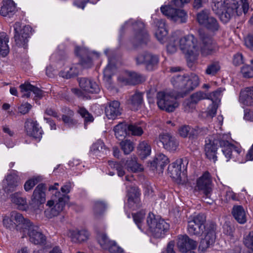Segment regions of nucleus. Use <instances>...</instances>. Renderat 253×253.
Wrapping results in <instances>:
<instances>
[{
    "instance_id": "1",
    "label": "nucleus",
    "mask_w": 253,
    "mask_h": 253,
    "mask_svg": "<svg viewBox=\"0 0 253 253\" xmlns=\"http://www.w3.org/2000/svg\"><path fill=\"white\" fill-rule=\"evenodd\" d=\"M179 47L185 55L196 56L200 51L203 56H207L215 52L218 49L216 43L210 38H205L202 40L201 50L198 46L197 39L192 35L178 38L174 34L169 40L167 46V51L170 53L175 52Z\"/></svg>"
},
{
    "instance_id": "2",
    "label": "nucleus",
    "mask_w": 253,
    "mask_h": 253,
    "mask_svg": "<svg viewBox=\"0 0 253 253\" xmlns=\"http://www.w3.org/2000/svg\"><path fill=\"white\" fill-rule=\"evenodd\" d=\"M240 4L236 0H220L215 2L213 10L218 15L223 23L228 22L235 16H240L243 12L246 14L249 9L248 0H240Z\"/></svg>"
},
{
    "instance_id": "3",
    "label": "nucleus",
    "mask_w": 253,
    "mask_h": 253,
    "mask_svg": "<svg viewBox=\"0 0 253 253\" xmlns=\"http://www.w3.org/2000/svg\"><path fill=\"white\" fill-rule=\"evenodd\" d=\"M58 185V183H55L49 188V191H52L53 196L51 199L47 202L46 206L48 208L44 211L46 217L48 218L58 215L63 211L65 204L69 201V196L67 194L70 192L72 188V183L67 182L61 188L63 194L57 191Z\"/></svg>"
},
{
    "instance_id": "4",
    "label": "nucleus",
    "mask_w": 253,
    "mask_h": 253,
    "mask_svg": "<svg viewBox=\"0 0 253 253\" xmlns=\"http://www.w3.org/2000/svg\"><path fill=\"white\" fill-rule=\"evenodd\" d=\"M169 225L165 220L149 213L146 218L144 232L156 238H162L169 229Z\"/></svg>"
},
{
    "instance_id": "5",
    "label": "nucleus",
    "mask_w": 253,
    "mask_h": 253,
    "mask_svg": "<svg viewBox=\"0 0 253 253\" xmlns=\"http://www.w3.org/2000/svg\"><path fill=\"white\" fill-rule=\"evenodd\" d=\"M229 139L220 141V145L223 155L226 158V161L233 160L240 164L248 161L247 154L239 145H234L228 142Z\"/></svg>"
},
{
    "instance_id": "6",
    "label": "nucleus",
    "mask_w": 253,
    "mask_h": 253,
    "mask_svg": "<svg viewBox=\"0 0 253 253\" xmlns=\"http://www.w3.org/2000/svg\"><path fill=\"white\" fill-rule=\"evenodd\" d=\"M171 82L174 87L183 89L184 92H187L193 90L199 85V79L195 74H191L188 77L176 75L172 78Z\"/></svg>"
},
{
    "instance_id": "7",
    "label": "nucleus",
    "mask_w": 253,
    "mask_h": 253,
    "mask_svg": "<svg viewBox=\"0 0 253 253\" xmlns=\"http://www.w3.org/2000/svg\"><path fill=\"white\" fill-rule=\"evenodd\" d=\"M175 7V5H171L169 2L161 7L162 13L171 20L179 23H184L187 19V14L183 9Z\"/></svg>"
},
{
    "instance_id": "8",
    "label": "nucleus",
    "mask_w": 253,
    "mask_h": 253,
    "mask_svg": "<svg viewBox=\"0 0 253 253\" xmlns=\"http://www.w3.org/2000/svg\"><path fill=\"white\" fill-rule=\"evenodd\" d=\"M205 230L203 232V237L199 246L200 253H205L207 250L214 244L215 239L216 225L213 223L207 224L205 227Z\"/></svg>"
},
{
    "instance_id": "9",
    "label": "nucleus",
    "mask_w": 253,
    "mask_h": 253,
    "mask_svg": "<svg viewBox=\"0 0 253 253\" xmlns=\"http://www.w3.org/2000/svg\"><path fill=\"white\" fill-rule=\"evenodd\" d=\"M220 138L218 139H215V136H209L205 140V152L206 157L210 160L215 162L217 160L216 152L217 150V144L221 140H225L230 139V135L228 134H220Z\"/></svg>"
},
{
    "instance_id": "10",
    "label": "nucleus",
    "mask_w": 253,
    "mask_h": 253,
    "mask_svg": "<svg viewBox=\"0 0 253 253\" xmlns=\"http://www.w3.org/2000/svg\"><path fill=\"white\" fill-rule=\"evenodd\" d=\"M157 98L158 107L161 110L168 112L174 111L179 105L176 98L168 92H159L157 93Z\"/></svg>"
},
{
    "instance_id": "11",
    "label": "nucleus",
    "mask_w": 253,
    "mask_h": 253,
    "mask_svg": "<svg viewBox=\"0 0 253 253\" xmlns=\"http://www.w3.org/2000/svg\"><path fill=\"white\" fill-rule=\"evenodd\" d=\"M14 39L16 44L19 46H24L28 42L31 33L32 28L29 25L16 22L13 25Z\"/></svg>"
},
{
    "instance_id": "12",
    "label": "nucleus",
    "mask_w": 253,
    "mask_h": 253,
    "mask_svg": "<svg viewBox=\"0 0 253 253\" xmlns=\"http://www.w3.org/2000/svg\"><path fill=\"white\" fill-rule=\"evenodd\" d=\"M206 217L204 214L199 213L191 215L188 221L187 230L192 235H199L202 231Z\"/></svg>"
},
{
    "instance_id": "13",
    "label": "nucleus",
    "mask_w": 253,
    "mask_h": 253,
    "mask_svg": "<svg viewBox=\"0 0 253 253\" xmlns=\"http://www.w3.org/2000/svg\"><path fill=\"white\" fill-rule=\"evenodd\" d=\"M222 90L221 88L217 89L209 95H207L201 91L197 92L193 94L191 96L190 101H187L184 103L185 110L190 111L191 109L194 107V104H196L199 101L204 99H210L211 100L216 101L220 95Z\"/></svg>"
},
{
    "instance_id": "14",
    "label": "nucleus",
    "mask_w": 253,
    "mask_h": 253,
    "mask_svg": "<svg viewBox=\"0 0 253 253\" xmlns=\"http://www.w3.org/2000/svg\"><path fill=\"white\" fill-rule=\"evenodd\" d=\"M187 162L182 159L176 160L170 165L168 168V173L170 176L177 182L180 181L182 176L184 175L186 169Z\"/></svg>"
},
{
    "instance_id": "15",
    "label": "nucleus",
    "mask_w": 253,
    "mask_h": 253,
    "mask_svg": "<svg viewBox=\"0 0 253 253\" xmlns=\"http://www.w3.org/2000/svg\"><path fill=\"white\" fill-rule=\"evenodd\" d=\"M197 20L201 25L205 26L211 32L218 30L219 26L216 20L210 15L208 10H204L197 14Z\"/></svg>"
},
{
    "instance_id": "16",
    "label": "nucleus",
    "mask_w": 253,
    "mask_h": 253,
    "mask_svg": "<svg viewBox=\"0 0 253 253\" xmlns=\"http://www.w3.org/2000/svg\"><path fill=\"white\" fill-rule=\"evenodd\" d=\"M131 26L135 29L139 28V31L134 36V42H138V43L145 42L148 39V35L147 32L143 30L144 28V23L140 21L134 23L132 19H129L126 22L122 28H126Z\"/></svg>"
},
{
    "instance_id": "17",
    "label": "nucleus",
    "mask_w": 253,
    "mask_h": 253,
    "mask_svg": "<svg viewBox=\"0 0 253 253\" xmlns=\"http://www.w3.org/2000/svg\"><path fill=\"white\" fill-rule=\"evenodd\" d=\"M92 63L90 59L87 61H83L82 65L80 64H73L70 66L65 67L63 70L60 72V76L63 78L68 79L78 75L81 70V66L84 68H89Z\"/></svg>"
},
{
    "instance_id": "18",
    "label": "nucleus",
    "mask_w": 253,
    "mask_h": 253,
    "mask_svg": "<svg viewBox=\"0 0 253 253\" xmlns=\"http://www.w3.org/2000/svg\"><path fill=\"white\" fill-rule=\"evenodd\" d=\"M45 187L42 184L38 185L34 191L30 202L31 208L34 210L38 209L40 205L45 201Z\"/></svg>"
},
{
    "instance_id": "19",
    "label": "nucleus",
    "mask_w": 253,
    "mask_h": 253,
    "mask_svg": "<svg viewBox=\"0 0 253 253\" xmlns=\"http://www.w3.org/2000/svg\"><path fill=\"white\" fill-rule=\"evenodd\" d=\"M159 141L163 145L166 150L174 152L179 146V142L177 139L169 133L161 134L159 136Z\"/></svg>"
},
{
    "instance_id": "20",
    "label": "nucleus",
    "mask_w": 253,
    "mask_h": 253,
    "mask_svg": "<svg viewBox=\"0 0 253 253\" xmlns=\"http://www.w3.org/2000/svg\"><path fill=\"white\" fill-rule=\"evenodd\" d=\"M196 188L205 195V200L210 198L211 192V180L208 172H205L198 179Z\"/></svg>"
},
{
    "instance_id": "21",
    "label": "nucleus",
    "mask_w": 253,
    "mask_h": 253,
    "mask_svg": "<svg viewBox=\"0 0 253 253\" xmlns=\"http://www.w3.org/2000/svg\"><path fill=\"white\" fill-rule=\"evenodd\" d=\"M65 234L72 242L77 244L86 242L89 237V233L85 229H70L66 231Z\"/></svg>"
},
{
    "instance_id": "22",
    "label": "nucleus",
    "mask_w": 253,
    "mask_h": 253,
    "mask_svg": "<svg viewBox=\"0 0 253 253\" xmlns=\"http://www.w3.org/2000/svg\"><path fill=\"white\" fill-rule=\"evenodd\" d=\"M19 183V178L17 174V171H12L6 176L2 181V185L4 191L9 192L14 191Z\"/></svg>"
},
{
    "instance_id": "23",
    "label": "nucleus",
    "mask_w": 253,
    "mask_h": 253,
    "mask_svg": "<svg viewBox=\"0 0 253 253\" xmlns=\"http://www.w3.org/2000/svg\"><path fill=\"white\" fill-rule=\"evenodd\" d=\"M127 191L128 202L127 205H126L125 208L126 209L127 207L128 208L132 210L136 209L140 206V193L137 187L131 186L130 189H128Z\"/></svg>"
},
{
    "instance_id": "24",
    "label": "nucleus",
    "mask_w": 253,
    "mask_h": 253,
    "mask_svg": "<svg viewBox=\"0 0 253 253\" xmlns=\"http://www.w3.org/2000/svg\"><path fill=\"white\" fill-rule=\"evenodd\" d=\"M25 131L28 135L40 141L42 137V130L36 121L29 120L25 123Z\"/></svg>"
},
{
    "instance_id": "25",
    "label": "nucleus",
    "mask_w": 253,
    "mask_h": 253,
    "mask_svg": "<svg viewBox=\"0 0 253 253\" xmlns=\"http://www.w3.org/2000/svg\"><path fill=\"white\" fill-rule=\"evenodd\" d=\"M26 231L30 242L34 244H42L45 241V237L42 233L38 226L32 224Z\"/></svg>"
},
{
    "instance_id": "26",
    "label": "nucleus",
    "mask_w": 253,
    "mask_h": 253,
    "mask_svg": "<svg viewBox=\"0 0 253 253\" xmlns=\"http://www.w3.org/2000/svg\"><path fill=\"white\" fill-rule=\"evenodd\" d=\"M177 245L180 252L186 253L189 250L195 249L197 244L196 241L190 239L187 236L183 235L178 237Z\"/></svg>"
},
{
    "instance_id": "27",
    "label": "nucleus",
    "mask_w": 253,
    "mask_h": 253,
    "mask_svg": "<svg viewBox=\"0 0 253 253\" xmlns=\"http://www.w3.org/2000/svg\"><path fill=\"white\" fill-rule=\"evenodd\" d=\"M11 217L14 220L15 227H16L17 229H23L24 232H26L32 225L28 219L24 218L21 213L17 211L11 212Z\"/></svg>"
},
{
    "instance_id": "28",
    "label": "nucleus",
    "mask_w": 253,
    "mask_h": 253,
    "mask_svg": "<svg viewBox=\"0 0 253 253\" xmlns=\"http://www.w3.org/2000/svg\"><path fill=\"white\" fill-rule=\"evenodd\" d=\"M80 87L86 92L98 93L100 91L99 85L93 81L86 78L79 80Z\"/></svg>"
},
{
    "instance_id": "29",
    "label": "nucleus",
    "mask_w": 253,
    "mask_h": 253,
    "mask_svg": "<svg viewBox=\"0 0 253 253\" xmlns=\"http://www.w3.org/2000/svg\"><path fill=\"white\" fill-rule=\"evenodd\" d=\"M21 193L16 192L11 195V202L19 210L27 211L31 208V206L30 203H28L26 198L21 196Z\"/></svg>"
},
{
    "instance_id": "30",
    "label": "nucleus",
    "mask_w": 253,
    "mask_h": 253,
    "mask_svg": "<svg viewBox=\"0 0 253 253\" xmlns=\"http://www.w3.org/2000/svg\"><path fill=\"white\" fill-rule=\"evenodd\" d=\"M168 34L165 21L162 19H158L156 22L155 35L157 40L161 42H164L167 39Z\"/></svg>"
},
{
    "instance_id": "31",
    "label": "nucleus",
    "mask_w": 253,
    "mask_h": 253,
    "mask_svg": "<svg viewBox=\"0 0 253 253\" xmlns=\"http://www.w3.org/2000/svg\"><path fill=\"white\" fill-rule=\"evenodd\" d=\"M20 88L23 97H29L32 93L34 94L38 97H41L42 96L41 90L28 83H25L24 84H21Z\"/></svg>"
},
{
    "instance_id": "32",
    "label": "nucleus",
    "mask_w": 253,
    "mask_h": 253,
    "mask_svg": "<svg viewBox=\"0 0 253 253\" xmlns=\"http://www.w3.org/2000/svg\"><path fill=\"white\" fill-rule=\"evenodd\" d=\"M120 103L117 101L110 102L105 108V114L109 119H115L121 114Z\"/></svg>"
},
{
    "instance_id": "33",
    "label": "nucleus",
    "mask_w": 253,
    "mask_h": 253,
    "mask_svg": "<svg viewBox=\"0 0 253 253\" xmlns=\"http://www.w3.org/2000/svg\"><path fill=\"white\" fill-rule=\"evenodd\" d=\"M17 11L15 3L13 0L3 2L0 10V14L4 17H11Z\"/></svg>"
},
{
    "instance_id": "34",
    "label": "nucleus",
    "mask_w": 253,
    "mask_h": 253,
    "mask_svg": "<svg viewBox=\"0 0 253 253\" xmlns=\"http://www.w3.org/2000/svg\"><path fill=\"white\" fill-rule=\"evenodd\" d=\"M118 80L124 84H134L144 80L140 75L134 72H126L122 77H120Z\"/></svg>"
},
{
    "instance_id": "35",
    "label": "nucleus",
    "mask_w": 253,
    "mask_h": 253,
    "mask_svg": "<svg viewBox=\"0 0 253 253\" xmlns=\"http://www.w3.org/2000/svg\"><path fill=\"white\" fill-rule=\"evenodd\" d=\"M109 152L104 142L101 140H98L94 143L90 148V153L96 157H102Z\"/></svg>"
},
{
    "instance_id": "36",
    "label": "nucleus",
    "mask_w": 253,
    "mask_h": 253,
    "mask_svg": "<svg viewBox=\"0 0 253 253\" xmlns=\"http://www.w3.org/2000/svg\"><path fill=\"white\" fill-rule=\"evenodd\" d=\"M169 163V160L168 157L164 154L160 153L157 154L155 159L150 163V167L153 170L159 167L163 169Z\"/></svg>"
},
{
    "instance_id": "37",
    "label": "nucleus",
    "mask_w": 253,
    "mask_h": 253,
    "mask_svg": "<svg viewBox=\"0 0 253 253\" xmlns=\"http://www.w3.org/2000/svg\"><path fill=\"white\" fill-rule=\"evenodd\" d=\"M124 163V161L120 163H116L112 161H109L108 162V171H106V173L111 176H113L115 174V170H116L117 171V174L119 176L121 177L124 176L125 174L123 166Z\"/></svg>"
},
{
    "instance_id": "38",
    "label": "nucleus",
    "mask_w": 253,
    "mask_h": 253,
    "mask_svg": "<svg viewBox=\"0 0 253 253\" xmlns=\"http://www.w3.org/2000/svg\"><path fill=\"white\" fill-rule=\"evenodd\" d=\"M239 101L243 105L250 106L253 104V88H246L240 93Z\"/></svg>"
},
{
    "instance_id": "39",
    "label": "nucleus",
    "mask_w": 253,
    "mask_h": 253,
    "mask_svg": "<svg viewBox=\"0 0 253 253\" xmlns=\"http://www.w3.org/2000/svg\"><path fill=\"white\" fill-rule=\"evenodd\" d=\"M137 151L138 155L141 159H145L151 153V146L150 142L145 140L140 142L137 146Z\"/></svg>"
},
{
    "instance_id": "40",
    "label": "nucleus",
    "mask_w": 253,
    "mask_h": 253,
    "mask_svg": "<svg viewBox=\"0 0 253 253\" xmlns=\"http://www.w3.org/2000/svg\"><path fill=\"white\" fill-rule=\"evenodd\" d=\"M232 213L234 217L239 223L243 224L246 222V211L242 206H234Z\"/></svg>"
},
{
    "instance_id": "41",
    "label": "nucleus",
    "mask_w": 253,
    "mask_h": 253,
    "mask_svg": "<svg viewBox=\"0 0 253 253\" xmlns=\"http://www.w3.org/2000/svg\"><path fill=\"white\" fill-rule=\"evenodd\" d=\"M108 64L104 71V80L105 82L106 87L108 89H111L113 85L112 84L111 77L112 73L115 69V66L111 63L110 59H108Z\"/></svg>"
},
{
    "instance_id": "42",
    "label": "nucleus",
    "mask_w": 253,
    "mask_h": 253,
    "mask_svg": "<svg viewBox=\"0 0 253 253\" xmlns=\"http://www.w3.org/2000/svg\"><path fill=\"white\" fill-rule=\"evenodd\" d=\"M125 165L127 170L130 172L138 173L142 171L144 169L142 166L137 163V158L135 157L126 160Z\"/></svg>"
},
{
    "instance_id": "43",
    "label": "nucleus",
    "mask_w": 253,
    "mask_h": 253,
    "mask_svg": "<svg viewBox=\"0 0 253 253\" xmlns=\"http://www.w3.org/2000/svg\"><path fill=\"white\" fill-rule=\"evenodd\" d=\"M221 200L224 203H228L231 201L238 200V197L231 188L225 187L221 192Z\"/></svg>"
},
{
    "instance_id": "44",
    "label": "nucleus",
    "mask_w": 253,
    "mask_h": 253,
    "mask_svg": "<svg viewBox=\"0 0 253 253\" xmlns=\"http://www.w3.org/2000/svg\"><path fill=\"white\" fill-rule=\"evenodd\" d=\"M8 42L9 38L7 35L4 33L0 34V55L3 57L5 56L9 53Z\"/></svg>"
},
{
    "instance_id": "45",
    "label": "nucleus",
    "mask_w": 253,
    "mask_h": 253,
    "mask_svg": "<svg viewBox=\"0 0 253 253\" xmlns=\"http://www.w3.org/2000/svg\"><path fill=\"white\" fill-rule=\"evenodd\" d=\"M114 131L116 138L121 139L128 134V126L125 123H120L115 126Z\"/></svg>"
},
{
    "instance_id": "46",
    "label": "nucleus",
    "mask_w": 253,
    "mask_h": 253,
    "mask_svg": "<svg viewBox=\"0 0 253 253\" xmlns=\"http://www.w3.org/2000/svg\"><path fill=\"white\" fill-rule=\"evenodd\" d=\"M143 97L141 93H135L128 101V104L131 109L136 110L142 104Z\"/></svg>"
},
{
    "instance_id": "47",
    "label": "nucleus",
    "mask_w": 253,
    "mask_h": 253,
    "mask_svg": "<svg viewBox=\"0 0 253 253\" xmlns=\"http://www.w3.org/2000/svg\"><path fill=\"white\" fill-rule=\"evenodd\" d=\"M145 215V212L143 210L132 214L135 223L142 232L144 231V229L145 228V225H146V222H143Z\"/></svg>"
},
{
    "instance_id": "48",
    "label": "nucleus",
    "mask_w": 253,
    "mask_h": 253,
    "mask_svg": "<svg viewBox=\"0 0 253 253\" xmlns=\"http://www.w3.org/2000/svg\"><path fill=\"white\" fill-rule=\"evenodd\" d=\"M97 239L100 247L104 250H107L110 245L111 240H110L104 233H99L97 236Z\"/></svg>"
},
{
    "instance_id": "49",
    "label": "nucleus",
    "mask_w": 253,
    "mask_h": 253,
    "mask_svg": "<svg viewBox=\"0 0 253 253\" xmlns=\"http://www.w3.org/2000/svg\"><path fill=\"white\" fill-rule=\"evenodd\" d=\"M122 150L125 154H129L134 149L133 143L130 140H126L120 143Z\"/></svg>"
},
{
    "instance_id": "50",
    "label": "nucleus",
    "mask_w": 253,
    "mask_h": 253,
    "mask_svg": "<svg viewBox=\"0 0 253 253\" xmlns=\"http://www.w3.org/2000/svg\"><path fill=\"white\" fill-rule=\"evenodd\" d=\"M143 133L142 126L137 125H131L128 126V134H131L135 136H141Z\"/></svg>"
},
{
    "instance_id": "51",
    "label": "nucleus",
    "mask_w": 253,
    "mask_h": 253,
    "mask_svg": "<svg viewBox=\"0 0 253 253\" xmlns=\"http://www.w3.org/2000/svg\"><path fill=\"white\" fill-rule=\"evenodd\" d=\"M69 165L71 169L77 173H79L80 171L82 170L84 167L80 161L77 159H73L69 161Z\"/></svg>"
},
{
    "instance_id": "52",
    "label": "nucleus",
    "mask_w": 253,
    "mask_h": 253,
    "mask_svg": "<svg viewBox=\"0 0 253 253\" xmlns=\"http://www.w3.org/2000/svg\"><path fill=\"white\" fill-rule=\"evenodd\" d=\"M78 112L81 116L84 119L85 126L87 123L93 122V117L84 108H80L78 110Z\"/></svg>"
},
{
    "instance_id": "53",
    "label": "nucleus",
    "mask_w": 253,
    "mask_h": 253,
    "mask_svg": "<svg viewBox=\"0 0 253 253\" xmlns=\"http://www.w3.org/2000/svg\"><path fill=\"white\" fill-rule=\"evenodd\" d=\"M148 56H150V58L147 59L145 65L149 70H152L153 67L156 65L158 62V58L156 55H153L151 53L148 54Z\"/></svg>"
},
{
    "instance_id": "54",
    "label": "nucleus",
    "mask_w": 253,
    "mask_h": 253,
    "mask_svg": "<svg viewBox=\"0 0 253 253\" xmlns=\"http://www.w3.org/2000/svg\"><path fill=\"white\" fill-rule=\"evenodd\" d=\"M148 56H150V58L147 59L145 65L149 70H152L153 67L156 65L158 62V58L156 55H153L151 53L148 54Z\"/></svg>"
},
{
    "instance_id": "55",
    "label": "nucleus",
    "mask_w": 253,
    "mask_h": 253,
    "mask_svg": "<svg viewBox=\"0 0 253 253\" xmlns=\"http://www.w3.org/2000/svg\"><path fill=\"white\" fill-rule=\"evenodd\" d=\"M2 224L7 229H12L14 228V220L11 217V213L9 215H5L3 217Z\"/></svg>"
},
{
    "instance_id": "56",
    "label": "nucleus",
    "mask_w": 253,
    "mask_h": 253,
    "mask_svg": "<svg viewBox=\"0 0 253 253\" xmlns=\"http://www.w3.org/2000/svg\"><path fill=\"white\" fill-rule=\"evenodd\" d=\"M220 69V66L218 63H213L207 67L206 71L207 74L213 76Z\"/></svg>"
},
{
    "instance_id": "57",
    "label": "nucleus",
    "mask_w": 253,
    "mask_h": 253,
    "mask_svg": "<svg viewBox=\"0 0 253 253\" xmlns=\"http://www.w3.org/2000/svg\"><path fill=\"white\" fill-rule=\"evenodd\" d=\"M73 116V112L70 110L69 111V116L63 115L62 117V120L64 123L70 127L73 126L76 123V121L72 118Z\"/></svg>"
},
{
    "instance_id": "58",
    "label": "nucleus",
    "mask_w": 253,
    "mask_h": 253,
    "mask_svg": "<svg viewBox=\"0 0 253 253\" xmlns=\"http://www.w3.org/2000/svg\"><path fill=\"white\" fill-rule=\"evenodd\" d=\"M38 183L37 178L36 177H32L27 180L24 185V188L26 192H29L31 190L33 187Z\"/></svg>"
},
{
    "instance_id": "59",
    "label": "nucleus",
    "mask_w": 253,
    "mask_h": 253,
    "mask_svg": "<svg viewBox=\"0 0 253 253\" xmlns=\"http://www.w3.org/2000/svg\"><path fill=\"white\" fill-rule=\"evenodd\" d=\"M110 253H122L123 250L118 246L114 241H112L107 250Z\"/></svg>"
},
{
    "instance_id": "60",
    "label": "nucleus",
    "mask_w": 253,
    "mask_h": 253,
    "mask_svg": "<svg viewBox=\"0 0 253 253\" xmlns=\"http://www.w3.org/2000/svg\"><path fill=\"white\" fill-rule=\"evenodd\" d=\"M241 73L244 77L252 78L253 77V67L244 66L241 69Z\"/></svg>"
},
{
    "instance_id": "61",
    "label": "nucleus",
    "mask_w": 253,
    "mask_h": 253,
    "mask_svg": "<svg viewBox=\"0 0 253 253\" xmlns=\"http://www.w3.org/2000/svg\"><path fill=\"white\" fill-rule=\"evenodd\" d=\"M220 96L221 95H220L218 99L216 100V101H215V100L214 101L212 100V104L211 106H210L208 108V115L209 116L212 117L214 116V115L215 114L217 108L216 103L220 100Z\"/></svg>"
},
{
    "instance_id": "62",
    "label": "nucleus",
    "mask_w": 253,
    "mask_h": 253,
    "mask_svg": "<svg viewBox=\"0 0 253 253\" xmlns=\"http://www.w3.org/2000/svg\"><path fill=\"white\" fill-rule=\"evenodd\" d=\"M245 245L249 248L253 250V231L251 232L244 240Z\"/></svg>"
},
{
    "instance_id": "63",
    "label": "nucleus",
    "mask_w": 253,
    "mask_h": 253,
    "mask_svg": "<svg viewBox=\"0 0 253 253\" xmlns=\"http://www.w3.org/2000/svg\"><path fill=\"white\" fill-rule=\"evenodd\" d=\"M190 130V127L188 126H182L179 127L178 130V134L182 137H186L187 136Z\"/></svg>"
},
{
    "instance_id": "64",
    "label": "nucleus",
    "mask_w": 253,
    "mask_h": 253,
    "mask_svg": "<svg viewBox=\"0 0 253 253\" xmlns=\"http://www.w3.org/2000/svg\"><path fill=\"white\" fill-rule=\"evenodd\" d=\"M106 204L102 201H97L94 204V210L96 213H99L102 211L106 208Z\"/></svg>"
}]
</instances>
